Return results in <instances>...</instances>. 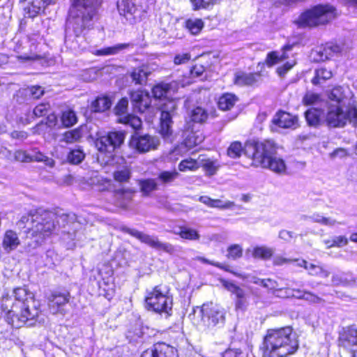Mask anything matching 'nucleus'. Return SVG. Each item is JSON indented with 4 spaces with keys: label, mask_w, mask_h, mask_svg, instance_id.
<instances>
[{
    "label": "nucleus",
    "mask_w": 357,
    "mask_h": 357,
    "mask_svg": "<svg viewBox=\"0 0 357 357\" xmlns=\"http://www.w3.org/2000/svg\"><path fill=\"white\" fill-rule=\"evenodd\" d=\"M40 303L24 288H16L11 295H3L0 308L6 322L14 328L33 326L40 314Z\"/></svg>",
    "instance_id": "obj_1"
},
{
    "label": "nucleus",
    "mask_w": 357,
    "mask_h": 357,
    "mask_svg": "<svg viewBox=\"0 0 357 357\" xmlns=\"http://www.w3.org/2000/svg\"><path fill=\"white\" fill-rule=\"evenodd\" d=\"M297 334L290 326L269 329L264 338L262 357H288L298 349Z\"/></svg>",
    "instance_id": "obj_2"
},
{
    "label": "nucleus",
    "mask_w": 357,
    "mask_h": 357,
    "mask_svg": "<svg viewBox=\"0 0 357 357\" xmlns=\"http://www.w3.org/2000/svg\"><path fill=\"white\" fill-rule=\"evenodd\" d=\"M31 226L26 232L24 250L31 252L40 247L56 229V214L52 211L37 209L30 214Z\"/></svg>",
    "instance_id": "obj_3"
},
{
    "label": "nucleus",
    "mask_w": 357,
    "mask_h": 357,
    "mask_svg": "<svg viewBox=\"0 0 357 357\" xmlns=\"http://www.w3.org/2000/svg\"><path fill=\"white\" fill-rule=\"evenodd\" d=\"M70 1L68 29L72 30L75 37L79 38L92 26L102 0Z\"/></svg>",
    "instance_id": "obj_4"
},
{
    "label": "nucleus",
    "mask_w": 357,
    "mask_h": 357,
    "mask_svg": "<svg viewBox=\"0 0 357 357\" xmlns=\"http://www.w3.org/2000/svg\"><path fill=\"white\" fill-rule=\"evenodd\" d=\"M276 150L277 147L273 141L265 140L247 144L244 153L248 157H252L255 166L283 174L286 172V165L282 158L276 155Z\"/></svg>",
    "instance_id": "obj_5"
},
{
    "label": "nucleus",
    "mask_w": 357,
    "mask_h": 357,
    "mask_svg": "<svg viewBox=\"0 0 357 357\" xmlns=\"http://www.w3.org/2000/svg\"><path fill=\"white\" fill-rule=\"evenodd\" d=\"M335 8L331 5H317L303 12L296 22L299 27H314L325 24L335 17Z\"/></svg>",
    "instance_id": "obj_6"
},
{
    "label": "nucleus",
    "mask_w": 357,
    "mask_h": 357,
    "mask_svg": "<svg viewBox=\"0 0 357 357\" xmlns=\"http://www.w3.org/2000/svg\"><path fill=\"white\" fill-rule=\"evenodd\" d=\"M344 107L329 104L326 121L332 128L344 127L347 122L354 126L357 125V109L350 107L347 112L343 111Z\"/></svg>",
    "instance_id": "obj_7"
},
{
    "label": "nucleus",
    "mask_w": 357,
    "mask_h": 357,
    "mask_svg": "<svg viewBox=\"0 0 357 357\" xmlns=\"http://www.w3.org/2000/svg\"><path fill=\"white\" fill-rule=\"evenodd\" d=\"M198 316L201 317L200 322L197 324L200 330L220 326L225 322L223 309L213 304L204 305L199 310Z\"/></svg>",
    "instance_id": "obj_8"
},
{
    "label": "nucleus",
    "mask_w": 357,
    "mask_h": 357,
    "mask_svg": "<svg viewBox=\"0 0 357 357\" xmlns=\"http://www.w3.org/2000/svg\"><path fill=\"white\" fill-rule=\"evenodd\" d=\"M126 133L124 131H111L97 138L95 145L99 152L112 155L123 145Z\"/></svg>",
    "instance_id": "obj_9"
},
{
    "label": "nucleus",
    "mask_w": 357,
    "mask_h": 357,
    "mask_svg": "<svg viewBox=\"0 0 357 357\" xmlns=\"http://www.w3.org/2000/svg\"><path fill=\"white\" fill-rule=\"evenodd\" d=\"M146 303L149 309L155 312L169 314L172 310V299L167 291L162 290L160 286H156L146 297Z\"/></svg>",
    "instance_id": "obj_10"
},
{
    "label": "nucleus",
    "mask_w": 357,
    "mask_h": 357,
    "mask_svg": "<svg viewBox=\"0 0 357 357\" xmlns=\"http://www.w3.org/2000/svg\"><path fill=\"white\" fill-rule=\"evenodd\" d=\"M121 230L157 250H162L171 255L174 254L176 251L174 245L169 243L160 241L155 236H151L126 226H122Z\"/></svg>",
    "instance_id": "obj_11"
},
{
    "label": "nucleus",
    "mask_w": 357,
    "mask_h": 357,
    "mask_svg": "<svg viewBox=\"0 0 357 357\" xmlns=\"http://www.w3.org/2000/svg\"><path fill=\"white\" fill-rule=\"evenodd\" d=\"M146 0H121L118 2L117 7L120 15H124L130 22L140 17L141 13L145 11L144 4Z\"/></svg>",
    "instance_id": "obj_12"
},
{
    "label": "nucleus",
    "mask_w": 357,
    "mask_h": 357,
    "mask_svg": "<svg viewBox=\"0 0 357 357\" xmlns=\"http://www.w3.org/2000/svg\"><path fill=\"white\" fill-rule=\"evenodd\" d=\"M129 145L138 153H144L156 149L159 145V139L150 135L135 133L132 136Z\"/></svg>",
    "instance_id": "obj_13"
},
{
    "label": "nucleus",
    "mask_w": 357,
    "mask_h": 357,
    "mask_svg": "<svg viewBox=\"0 0 357 357\" xmlns=\"http://www.w3.org/2000/svg\"><path fill=\"white\" fill-rule=\"evenodd\" d=\"M176 105L174 101H169L164 104L160 113V132L165 139H169L172 135V118L174 116Z\"/></svg>",
    "instance_id": "obj_14"
},
{
    "label": "nucleus",
    "mask_w": 357,
    "mask_h": 357,
    "mask_svg": "<svg viewBox=\"0 0 357 357\" xmlns=\"http://www.w3.org/2000/svg\"><path fill=\"white\" fill-rule=\"evenodd\" d=\"M128 105V100L126 98H122L118 102L114 108L115 114L118 116L116 121L129 125L133 129L138 130L142 126V121L136 116L127 114Z\"/></svg>",
    "instance_id": "obj_15"
},
{
    "label": "nucleus",
    "mask_w": 357,
    "mask_h": 357,
    "mask_svg": "<svg viewBox=\"0 0 357 357\" xmlns=\"http://www.w3.org/2000/svg\"><path fill=\"white\" fill-rule=\"evenodd\" d=\"M56 220L59 227L66 228L68 226L69 227L65 229L63 232L70 234L71 238L75 237L76 231L81 229V225L82 224L77 216L73 213H62L59 215L56 214Z\"/></svg>",
    "instance_id": "obj_16"
},
{
    "label": "nucleus",
    "mask_w": 357,
    "mask_h": 357,
    "mask_svg": "<svg viewBox=\"0 0 357 357\" xmlns=\"http://www.w3.org/2000/svg\"><path fill=\"white\" fill-rule=\"evenodd\" d=\"M141 357H178L177 350L165 342H157L146 349Z\"/></svg>",
    "instance_id": "obj_17"
},
{
    "label": "nucleus",
    "mask_w": 357,
    "mask_h": 357,
    "mask_svg": "<svg viewBox=\"0 0 357 357\" xmlns=\"http://www.w3.org/2000/svg\"><path fill=\"white\" fill-rule=\"evenodd\" d=\"M339 344L351 351L352 356L357 357V328L349 326L340 334Z\"/></svg>",
    "instance_id": "obj_18"
},
{
    "label": "nucleus",
    "mask_w": 357,
    "mask_h": 357,
    "mask_svg": "<svg viewBox=\"0 0 357 357\" xmlns=\"http://www.w3.org/2000/svg\"><path fill=\"white\" fill-rule=\"evenodd\" d=\"M351 92L347 87L337 86L327 92L329 100L335 106L344 107L351 98Z\"/></svg>",
    "instance_id": "obj_19"
},
{
    "label": "nucleus",
    "mask_w": 357,
    "mask_h": 357,
    "mask_svg": "<svg viewBox=\"0 0 357 357\" xmlns=\"http://www.w3.org/2000/svg\"><path fill=\"white\" fill-rule=\"evenodd\" d=\"M70 296L68 291L54 292L49 298L48 305L52 314L62 313L63 307L69 302Z\"/></svg>",
    "instance_id": "obj_20"
},
{
    "label": "nucleus",
    "mask_w": 357,
    "mask_h": 357,
    "mask_svg": "<svg viewBox=\"0 0 357 357\" xmlns=\"http://www.w3.org/2000/svg\"><path fill=\"white\" fill-rule=\"evenodd\" d=\"M272 123L279 128L294 130L299 126L298 116L283 111H279L275 114Z\"/></svg>",
    "instance_id": "obj_21"
},
{
    "label": "nucleus",
    "mask_w": 357,
    "mask_h": 357,
    "mask_svg": "<svg viewBox=\"0 0 357 357\" xmlns=\"http://www.w3.org/2000/svg\"><path fill=\"white\" fill-rule=\"evenodd\" d=\"M130 100L135 110L140 113H143L149 109L151 103L149 93L143 90L131 92Z\"/></svg>",
    "instance_id": "obj_22"
},
{
    "label": "nucleus",
    "mask_w": 357,
    "mask_h": 357,
    "mask_svg": "<svg viewBox=\"0 0 357 357\" xmlns=\"http://www.w3.org/2000/svg\"><path fill=\"white\" fill-rule=\"evenodd\" d=\"M44 94L43 89L40 86H32L26 89H20L16 95V100L19 103L31 99H38Z\"/></svg>",
    "instance_id": "obj_23"
},
{
    "label": "nucleus",
    "mask_w": 357,
    "mask_h": 357,
    "mask_svg": "<svg viewBox=\"0 0 357 357\" xmlns=\"http://www.w3.org/2000/svg\"><path fill=\"white\" fill-rule=\"evenodd\" d=\"M342 50V47L337 44L333 43H326L324 47H320L314 51V53L318 56L314 59L317 61H325L334 54L340 53Z\"/></svg>",
    "instance_id": "obj_24"
},
{
    "label": "nucleus",
    "mask_w": 357,
    "mask_h": 357,
    "mask_svg": "<svg viewBox=\"0 0 357 357\" xmlns=\"http://www.w3.org/2000/svg\"><path fill=\"white\" fill-rule=\"evenodd\" d=\"M20 244V240L16 231L12 229L6 230L4 233L2 241V247L3 250L7 253H10L15 250Z\"/></svg>",
    "instance_id": "obj_25"
},
{
    "label": "nucleus",
    "mask_w": 357,
    "mask_h": 357,
    "mask_svg": "<svg viewBox=\"0 0 357 357\" xmlns=\"http://www.w3.org/2000/svg\"><path fill=\"white\" fill-rule=\"evenodd\" d=\"M56 0H20V1H28L29 6L28 7V14L29 17H34L37 15L44 12L45 8L51 4L54 3Z\"/></svg>",
    "instance_id": "obj_26"
},
{
    "label": "nucleus",
    "mask_w": 357,
    "mask_h": 357,
    "mask_svg": "<svg viewBox=\"0 0 357 357\" xmlns=\"http://www.w3.org/2000/svg\"><path fill=\"white\" fill-rule=\"evenodd\" d=\"M139 191L143 197H150L159 189L160 183L156 178H142L137 180Z\"/></svg>",
    "instance_id": "obj_27"
},
{
    "label": "nucleus",
    "mask_w": 357,
    "mask_h": 357,
    "mask_svg": "<svg viewBox=\"0 0 357 357\" xmlns=\"http://www.w3.org/2000/svg\"><path fill=\"white\" fill-rule=\"evenodd\" d=\"M259 77V73L239 72L235 74L234 83L238 86H251L258 82Z\"/></svg>",
    "instance_id": "obj_28"
},
{
    "label": "nucleus",
    "mask_w": 357,
    "mask_h": 357,
    "mask_svg": "<svg viewBox=\"0 0 357 357\" xmlns=\"http://www.w3.org/2000/svg\"><path fill=\"white\" fill-rule=\"evenodd\" d=\"M151 74L149 68L146 66L135 68L130 73V77L135 84L144 85L147 82L148 76Z\"/></svg>",
    "instance_id": "obj_29"
},
{
    "label": "nucleus",
    "mask_w": 357,
    "mask_h": 357,
    "mask_svg": "<svg viewBox=\"0 0 357 357\" xmlns=\"http://www.w3.org/2000/svg\"><path fill=\"white\" fill-rule=\"evenodd\" d=\"M297 266L304 267L311 275H320L324 278H328L330 275V273L324 269L323 267L312 264L308 265L307 261L304 259L299 261Z\"/></svg>",
    "instance_id": "obj_30"
},
{
    "label": "nucleus",
    "mask_w": 357,
    "mask_h": 357,
    "mask_svg": "<svg viewBox=\"0 0 357 357\" xmlns=\"http://www.w3.org/2000/svg\"><path fill=\"white\" fill-rule=\"evenodd\" d=\"M112 106L111 100L107 96H100L92 101L90 109L93 112H103Z\"/></svg>",
    "instance_id": "obj_31"
},
{
    "label": "nucleus",
    "mask_w": 357,
    "mask_h": 357,
    "mask_svg": "<svg viewBox=\"0 0 357 357\" xmlns=\"http://www.w3.org/2000/svg\"><path fill=\"white\" fill-rule=\"evenodd\" d=\"M131 46L130 43H119L112 47H104L96 50L95 54L97 56L115 55L128 49Z\"/></svg>",
    "instance_id": "obj_32"
},
{
    "label": "nucleus",
    "mask_w": 357,
    "mask_h": 357,
    "mask_svg": "<svg viewBox=\"0 0 357 357\" xmlns=\"http://www.w3.org/2000/svg\"><path fill=\"white\" fill-rule=\"evenodd\" d=\"M356 282V279L353 276L352 273H342L339 274L333 275L332 277V282L334 285H344L347 286L351 284H354Z\"/></svg>",
    "instance_id": "obj_33"
},
{
    "label": "nucleus",
    "mask_w": 357,
    "mask_h": 357,
    "mask_svg": "<svg viewBox=\"0 0 357 357\" xmlns=\"http://www.w3.org/2000/svg\"><path fill=\"white\" fill-rule=\"evenodd\" d=\"M332 77L333 73L331 70L324 67H321L315 70L314 76L312 79V83L314 85H319L331 79Z\"/></svg>",
    "instance_id": "obj_34"
},
{
    "label": "nucleus",
    "mask_w": 357,
    "mask_h": 357,
    "mask_svg": "<svg viewBox=\"0 0 357 357\" xmlns=\"http://www.w3.org/2000/svg\"><path fill=\"white\" fill-rule=\"evenodd\" d=\"M322 111L316 108H311L305 112V117L308 126L317 127L320 124Z\"/></svg>",
    "instance_id": "obj_35"
},
{
    "label": "nucleus",
    "mask_w": 357,
    "mask_h": 357,
    "mask_svg": "<svg viewBox=\"0 0 357 357\" xmlns=\"http://www.w3.org/2000/svg\"><path fill=\"white\" fill-rule=\"evenodd\" d=\"M203 140L202 134L195 132L191 129L190 126L188 125L186 128V136L185 139V144L188 147H193L200 144Z\"/></svg>",
    "instance_id": "obj_36"
},
{
    "label": "nucleus",
    "mask_w": 357,
    "mask_h": 357,
    "mask_svg": "<svg viewBox=\"0 0 357 357\" xmlns=\"http://www.w3.org/2000/svg\"><path fill=\"white\" fill-rule=\"evenodd\" d=\"M208 117V112L202 107H196L190 112V121L194 123H203L206 121Z\"/></svg>",
    "instance_id": "obj_37"
},
{
    "label": "nucleus",
    "mask_w": 357,
    "mask_h": 357,
    "mask_svg": "<svg viewBox=\"0 0 357 357\" xmlns=\"http://www.w3.org/2000/svg\"><path fill=\"white\" fill-rule=\"evenodd\" d=\"M237 98L231 93H225L220 97L218 105V107L222 110H229L234 107Z\"/></svg>",
    "instance_id": "obj_38"
},
{
    "label": "nucleus",
    "mask_w": 357,
    "mask_h": 357,
    "mask_svg": "<svg viewBox=\"0 0 357 357\" xmlns=\"http://www.w3.org/2000/svg\"><path fill=\"white\" fill-rule=\"evenodd\" d=\"M179 176V174L176 171H162L158 174L156 178L160 185H165L174 181Z\"/></svg>",
    "instance_id": "obj_39"
},
{
    "label": "nucleus",
    "mask_w": 357,
    "mask_h": 357,
    "mask_svg": "<svg viewBox=\"0 0 357 357\" xmlns=\"http://www.w3.org/2000/svg\"><path fill=\"white\" fill-rule=\"evenodd\" d=\"M185 28L192 35L198 34L204 27V22L199 18L188 19L185 22Z\"/></svg>",
    "instance_id": "obj_40"
},
{
    "label": "nucleus",
    "mask_w": 357,
    "mask_h": 357,
    "mask_svg": "<svg viewBox=\"0 0 357 357\" xmlns=\"http://www.w3.org/2000/svg\"><path fill=\"white\" fill-rule=\"evenodd\" d=\"M174 233L179 235L182 238L190 241L199 240L200 238V235L197 230L187 227H181L178 231H174Z\"/></svg>",
    "instance_id": "obj_41"
},
{
    "label": "nucleus",
    "mask_w": 357,
    "mask_h": 357,
    "mask_svg": "<svg viewBox=\"0 0 357 357\" xmlns=\"http://www.w3.org/2000/svg\"><path fill=\"white\" fill-rule=\"evenodd\" d=\"M82 137L81 130L78 128L71 130L67 132H65L62 135V138L61 139V142H64L67 144H73L74 142H77Z\"/></svg>",
    "instance_id": "obj_42"
},
{
    "label": "nucleus",
    "mask_w": 357,
    "mask_h": 357,
    "mask_svg": "<svg viewBox=\"0 0 357 357\" xmlns=\"http://www.w3.org/2000/svg\"><path fill=\"white\" fill-rule=\"evenodd\" d=\"M61 120L63 126L70 127L77 123V119L73 110L68 109L62 112Z\"/></svg>",
    "instance_id": "obj_43"
},
{
    "label": "nucleus",
    "mask_w": 357,
    "mask_h": 357,
    "mask_svg": "<svg viewBox=\"0 0 357 357\" xmlns=\"http://www.w3.org/2000/svg\"><path fill=\"white\" fill-rule=\"evenodd\" d=\"M85 154L80 149L70 150L67 155V160L73 165H78L84 159Z\"/></svg>",
    "instance_id": "obj_44"
},
{
    "label": "nucleus",
    "mask_w": 357,
    "mask_h": 357,
    "mask_svg": "<svg viewBox=\"0 0 357 357\" xmlns=\"http://www.w3.org/2000/svg\"><path fill=\"white\" fill-rule=\"evenodd\" d=\"M131 177V171L128 167L116 170L114 172V178L119 183H127Z\"/></svg>",
    "instance_id": "obj_45"
},
{
    "label": "nucleus",
    "mask_w": 357,
    "mask_h": 357,
    "mask_svg": "<svg viewBox=\"0 0 357 357\" xmlns=\"http://www.w3.org/2000/svg\"><path fill=\"white\" fill-rule=\"evenodd\" d=\"M273 250L266 247H257L254 249L252 255L255 258L267 259L272 257Z\"/></svg>",
    "instance_id": "obj_46"
},
{
    "label": "nucleus",
    "mask_w": 357,
    "mask_h": 357,
    "mask_svg": "<svg viewBox=\"0 0 357 357\" xmlns=\"http://www.w3.org/2000/svg\"><path fill=\"white\" fill-rule=\"evenodd\" d=\"M314 222L319 223L326 226H333L336 224V220L331 218L324 217L319 213H314L309 217Z\"/></svg>",
    "instance_id": "obj_47"
},
{
    "label": "nucleus",
    "mask_w": 357,
    "mask_h": 357,
    "mask_svg": "<svg viewBox=\"0 0 357 357\" xmlns=\"http://www.w3.org/2000/svg\"><path fill=\"white\" fill-rule=\"evenodd\" d=\"M199 165L197 160L188 158L183 160L178 165V169L181 172H185L187 170H196L199 168Z\"/></svg>",
    "instance_id": "obj_48"
},
{
    "label": "nucleus",
    "mask_w": 357,
    "mask_h": 357,
    "mask_svg": "<svg viewBox=\"0 0 357 357\" xmlns=\"http://www.w3.org/2000/svg\"><path fill=\"white\" fill-rule=\"evenodd\" d=\"M169 86L168 84H160L155 86L152 89V93L155 98H162L167 96Z\"/></svg>",
    "instance_id": "obj_49"
},
{
    "label": "nucleus",
    "mask_w": 357,
    "mask_h": 357,
    "mask_svg": "<svg viewBox=\"0 0 357 357\" xmlns=\"http://www.w3.org/2000/svg\"><path fill=\"white\" fill-rule=\"evenodd\" d=\"M302 101L305 105H313L319 103L321 101V98L318 93L308 91L303 96Z\"/></svg>",
    "instance_id": "obj_50"
},
{
    "label": "nucleus",
    "mask_w": 357,
    "mask_h": 357,
    "mask_svg": "<svg viewBox=\"0 0 357 357\" xmlns=\"http://www.w3.org/2000/svg\"><path fill=\"white\" fill-rule=\"evenodd\" d=\"M243 255V248L240 245L234 244L230 245L227 248V257L229 259L236 260L240 257H241Z\"/></svg>",
    "instance_id": "obj_51"
},
{
    "label": "nucleus",
    "mask_w": 357,
    "mask_h": 357,
    "mask_svg": "<svg viewBox=\"0 0 357 357\" xmlns=\"http://www.w3.org/2000/svg\"><path fill=\"white\" fill-rule=\"evenodd\" d=\"M243 151V147L240 142H234L231 144L227 149V155L231 158H239Z\"/></svg>",
    "instance_id": "obj_52"
},
{
    "label": "nucleus",
    "mask_w": 357,
    "mask_h": 357,
    "mask_svg": "<svg viewBox=\"0 0 357 357\" xmlns=\"http://www.w3.org/2000/svg\"><path fill=\"white\" fill-rule=\"evenodd\" d=\"M287 56L284 52L280 56L278 55V53L276 52H271L267 54L266 59V63L268 66H273L280 61H283Z\"/></svg>",
    "instance_id": "obj_53"
},
{
    "label": "nucleus",
    "mask_w": 357,
    "mask_h": 357,
    "mask_svg": "<svg viewBox=\"0 0 357 357\" xmlns=\"http://www.w3.org/2000/svg\"><path fill=\"white\" fill-rule=\"evenodd\" d=\"M296 298L305 300L311 303H320L322 301V299L317 295L306 291L302 295H296Z\"/></svg>",
    "instance_id": "obj_54"
},
{
    "label": "nucleus",
    "mask_w": 357,
    "mask_h": 357,
    "mask_svg": "<svg viewBox=\"0 0 357 357\" xmlns=\"http://www.w3.org/2000/svg\"><path fill=\"white\" fill-rule=\"evenodd\" d=\"M219 0H190L195 10L206 8L210 5L216 3Z\"/></svg>",
    "instance_id": "obj_55"
},
{
    "label": "nucleus",
    "mask_w": 357,
    "mask_h": 357,
    "mask_svg": "<svg viewBox=\"0 0 357 357\" xmlns=\"http://www.w3.org/2000/svg\"><path fill=\"white\" fill-rule=\"evenodd\" d=\"M50 109L49 103H40L33 109V114L36 116L40 117L46 115Z\"/></svg>",
    "instance_id": "obj_56"
},
{
    "label": "nucleus",
    "mask_w": 357,
    "mask_h": 357,
    "mask_svg": "<svg viewBox=\"0 0 357 357\" xmlns=\"http://www.w3.org/2000/svg\"><path fill=\"white\" fill-rule=\"evenodd\" d=\"M266 284H265V288H267L270 290H273L274 294L277 296L282 297V294H279L278 293L282 292L283 290L282 289L278 288V284L275 280H271V279H266Z\"/></svg>",
    "instance_id": "obj_57"
},
{
    "label": "nucleus",
    "mask_w": 357,
    "mask_h": 357,
    "mask_svg": "<svg viewBox=\"0 0 357 357\" xmlns=\"http://www.w3.org/2000/svg\"><path fill=\"white\" fill-rule=\"evenodd\" d=\"M32 160H35V161H38V162L47 160L48 161V162L47 163V165H49L50 166H53L54 165V162L53 160H49L47 156H45L40 152H37V153H35L33 155H30L29 161H32Z\"/></svg>",
    "instance_id": "obj_58"
},
{
    "label": "nucleus",
    "mask_w": 357,
    "mask_h": 357,
    "mask_svg": "<svg viewBox=\"0 0 357 357\" xmlns=\"http://www.w3.org/2000/svg\"><path fill=\"white\" fill-rule=\"evenodd\" d=\"M348 243V239L344 236H338L333 238L332 243L328 245V248L343 247Z\"/></svg>",
    "instance_id": "obj_59"
},
{
    "label": "nucleus",
    "mask_w": 357,
    "mask_h": 357,
    "mask_svg": "<svg viewBox=\"0 0 357 357\" xmlns=\"http://www.w3.org/2000/svg\"><path fill=\"white\" fill-rule=\"evenodd\" d=\"M24 48V47L22 46V43H20V41H17V43H16L15 46L14 47V51L18 54V55H17V57L19 59H22V60H24V61H28V60L31 59V57L29 56L28 55V54L21 52V50H22Z\"/></svg>",
    "instance_id": "obj_60"
},
{
    "label": "nucleus",
    "mask_w": 357,
    "mask_h": 357,
    "mask_svg": "<svg viewBox=\"0 0 357 357\" xmlns=\"http://www.w3.org/2000/svg\"><path fill=\"white\" fill-rule=\"evenodd\" d=\"M191 59V56L188 53L178 54L174 57V62L176 65L185 64Z\"/></svg>",
    "instance_id": "obj_61"
},
{
    "label": "nucleus",
    "mask_w": 357,
    "mask_h": 357,
    "mask_svg": "<svg viewBox=\"0 0 357 357\" xmlns=\"http://www.w3.org/2000/svg\"><path fill=\"white\" fill-rule=\"evenodd\" d=\"M234 206V203L233 202L227 201L223 202L220 199H213V208H218L221 209L229 208Z\"/></svg>",
    "instance_id": "obj_62"
},
{
    "label": "nucleus",
    "mask_w": 357,
    "mask_h": 357,
    "mask_svg": "<svg viewBox=\"0 0 357 357\" xmlns=\"http://www.w3.org/2000/svg\"><path fill=\"white\" fill-rule=\"evenodd\" d=\"M278 236L285 242H290L293 238L296 237V235L293 231L282 229L280 231Z\"/></svg>",
    "instance_id": "obj_63"
},
{
    "label": "nucleus",
    "mask_w": 357,
    "mask_h": 357,
    "mask_svg": "<svg viewBox=\"0 0 357 357\" xmlns=\"http://www.w3.org/2000/svg\"><path fill=\"white\" fill-rule=\"evenodd\" d=\"M222 357H243L242 352L240 349H227L222 354Z\"/></svg>",
    "instance_id": "obj_64"
}]
</instances>
